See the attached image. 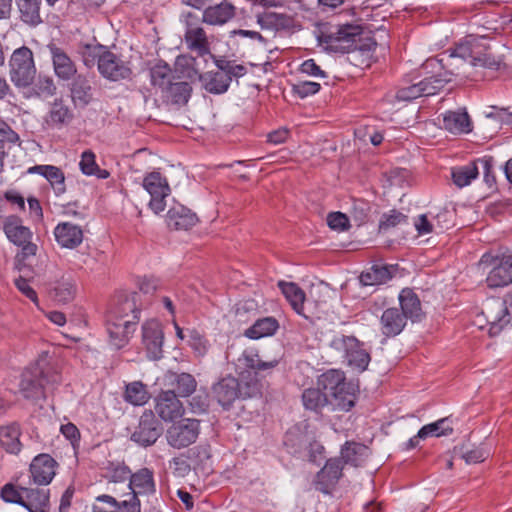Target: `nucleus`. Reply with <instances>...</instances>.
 <instances>
[{
  "instance_id": "nucleus-22",
  "label": "nucleus",
  "mask_w": 512,
  "mask_h": 512,
  "mask_svg": "<svg viewBox=\"0 0 512 512\" xmlns=\"http://www.w3.org/2000/svg\"><path fill=\"white\" fill-rule=\"evenodd\" d=\"M400 311L406 320L410 319L413 323L421 322L426 314L422 309L421 301L418 295L411 288H404L399 294Z\"/></svg>"
},
{
  "instance_id": "nucleus-14",
  "label": "nucleus",
  "mask_w": 512,
  "mask_h": 512,
  "mask_svg": "<svg viewBox=\"0 0 512 512\" xmlns=\"http://www.w3.org/2000/svg\"><path fill=\"white\" fill-rule=\"evenodd\" d=\"M155 411L164 421H173L184 413V406L175 390H162L155 397Z\"/></svg>"
},
{
  "instance_id": "nucleus-31",
  "label": "nucleus",
  "mask_w": 512,
  "mask_h": 512,
  "mask_svg": "<svg viewBox=\"0 0 512 512\" xmlns=\"http://www.w3.org/2000/svg\"><path fill=\"white\" fill-rule=\"evenodd\" d=\"M371 454L370 448L362 443L346 441L340 450V456L347 465L361 467Z\"/></svg>"
},
{
  "instance_id": "nucleus-52",
  "label": "nucleus",
  "mask_w": 512,
  "mask_h": 512,
  "mask_svg": "<svg viewBox=\"0 0 512 512\" xmlns=\"http://www.w3.org/2000/svg\"><path fill=\"white\" fill-rule=\"evenodd\" d=\"M345 465L347 464L341 456L327 459L325 465L317 473L318 480H339L343 476Z\"/></svg>"
},
{
  "instance_id": "nucleus-4",
  "label": "nucleus",
  "mask_w": 512,
  "mask_h": 512,
  "mask_svg": "<svg viewBox=\"0 0 512 512\" xmlns=\"http://www.w3.org/2000/svg\"><path fill=\"white\" fill-rule=\"evenodd\" d=\"M330 347L341 353L348 366L360 372L368 368L371 361L370 352L365 348V344L355 336H335L330 342Z\"/></svg>"
},
{
  "instance_id": "nucleus-26",
  "label": "nucleus",
  "mask_w": 512,
  "mask_h": 512,
  "mask_svg": "<svg viewBox=\"0 0 512 512\" xmlns=\"http://www.w3.org/2000/svg\"><path fill=\"white\" fill-rule=\"evenodd\" d=\"M236 15L235 6L224 0L219 4L211 5L203 10L202 21L209 25H223Z\"/></svg>"
},
{
  "instance_id": "nucleus-51",
  "label": "nucleus",
  "mask_w": 512,
  "mask_h": 512,
  "mask_svg": "<svg viewBox=\"0 0 512 512\" xmlns=\"http://www.w3.org/2000/svg\"><path fill=\"white\" fill-rule=\"evenodd\" d=\"M473 66H481L494 71L506 68L504 58L492 55L489 52V47L483 43L479 48V54L477 53Z\"/></svg>"
},
{
  "instance_id": "nucleus-34",
  "label": "nucleus",
  "mask_w": 512,
  "mask_h": 512,
  "mask_svg": "<svg viewBox=\"0 0 512 512\" xmlns=\"http://www.w3.org/2000/svg\"><path fill=\"white\" fill-rule=\"evenodd\" d=\"M58 463L49 454H39L30 464L33 480H53Z\"/></svg>"
},
{
  "instance_id": "nucleus-40",
  "label": "nucleus",
  "mask_w": 512,
  "mask_h": 512,
  "mask_svg": "<svg viewBox=\"0 0 512 512\" xmlns=\"http://www.w3.org/2000/svg\"><path fill=\"white\" fill-rule=\"evenodd\" d=\"M150 82L151 85L161 92L163 87L167 86L177 76L174 75L170 65L164 60H158L150 69Z\"/></svg>"
},
{
  "instance_id": "nucleus-13",
  "label": "nucleus",
  "mask_w": 512,
  "mask_h": 512,
  "mask_svg": "<svg viewBox=\"0 0 512 512\" xmlns=\"http://www.w3.org/2000/svg\"><path fill=\"white\" fill-rule=\"evenodd\" d=\"M75 115L73 109L62 98H55L44 116V125L51 130H61L72 124Z\"/></svg>"
},
{
  "instance_id": "nucleus-42",
  "label": "nucleus",
  "mask_w": 512,
  "mask_h": 512,
  "mask_svg": "<svg viewBox=\"0 0 512 512\" xmlns=\"http://www.w3.org/2000/svg\"><path fill=\"white\" fill-rule=\"evenodd\" d=\"M42 0H17L20 19L25 24L35 27L43 22L40 14Z\"/></svg>"
},
{
  "instance_id": "nucleus-62",
  "label": "nucleus",
  "mask_w": 512,
  "mask_h": 512,
  "mask_svg": "<svg viewBox=\"0 0 512 512\" xmlns=\"http://www.w3.org/2000/svg\"><path fill=\"white\" fill-rule=\"evenodd\" d=\"M188 344L197 357L204 356L209 348V341L196 329L189 330Z\"/></svg>"
},
{
  "instance_id": "nucleus-56",
  "label": "nucleus",
  "mask_w": 512,
  "mask_h": 512,
  "mask_svg": "<svg viewBox=\"0 0 512 512\" xmlns=\"http://www.w3.org/2000/svg\"><path fill=\"white\" fill-rule=\"evenodd\" d=\"M449 422L448 417L441 418L433 423L424 425L418 431V437H441L447 436L453 433V427L447 425Z\"/></svg>"
},
{
  "instance_id": "nucleus-25",
  "label": "nucleus",
  "mask_w": 512,
  "mask_h": 512,
  "mask_svg": "<svg viewBox=\"0 0 512 512\" xmlns=\"http://www.w3.org/2000/svg\"><path fill=\"white\" fill-rule=\"evenodd\" d=\"M28 172L43 176L51 185L55 196L59 197L66 193V177L61 168L54 165H35L30 167Z\"/></svg>"
},
{
  "instance_id": "nucleus-8",
  "label": "nucleus",
  "mask_w": 512,
  "mask_h": 512,
  "mask_svg": "<svg viewBox=\"0 0 512 512\" xmlns=\"http://www.w3.org/2000/svg\"><path fill=\"white\" fill-rule=\"evenodd\" d=\"M200 433V421L184 418L167 429L166 438L168 444L175 449H182L195 443Z\"/></svg>"
},
{
  "instance_id": "nucleus-5",
  "label": "nucleus",
  "mask_w": 512,
  "mask_h": 512,
  "mask_svg": "<svg viewBox=\"0 0 512 512\" xmlns=\"http://www.w3.org/2000/svg\"><path fill=\"white\" fill-rule=\"evenodd\" d=\"M482 315L488 325V334L491 337L499 335L502 330L511 324L512 320V288L501 298L489 299Z\"/></svg>"
},
{
  "instance_id": "nucleus-61",
  "label": "nucleus",
  "mask_w": 512,
  "mask_h": 512,
  "mask_svg": "<svg viewBox=\"0 0 512 512\" xmlns=\"http://www.w3.org/2000/svg\"><path fill=\"white\" fill-rule=\"evenodd\" d=\"M408 216L403 214L402 212L392 209L389 213H384L381 216L379 221V230L387 231L391 228H394L400 224L407 223Z\"/></svg>"
},
{
  "instance_id": "nucleus-12",
  "label": "nucleus",
  "mask_w": 512,
  "mask_h": 512,
  "mask_svg": "<svg viewBox=\"0 0 512 512\" xmlns=\"http://www.w3.org/2000/svg\"><path fill=\"white\" fill-rule=\"evenodd\" d=\"M163 342L161 323L156 319L145 321L142 325V344L149 359L159 360L163 357Z\"/></svg>"
},
{
  "instance_id": "nucleus-2",
  "label": "nucleus",
  "mask_w": 512,
  "mask_h": 512,
  "mask_svg": "<svg viewBox=\"0 0 512 512\" xmlns=\"http://www.w3.org/2000/svg\"><path fill=\"white\" fill-rule=\"evenodd\" d=\"M143 309L140 292L116 293L105 314L108 342L116 350L127 346L137 330Z\"/></svg>"
},
{
  "instance_id": "nucleus-32",
  "label": "nucleus",
  "mask_w": 512,
  "mask_h": 512,
  "mask_svg": "<svg viewBox=\"0 0 512 512\" xmlns=\"http://www.w3.org/2000/svg\"><path fill=\"white\" fill-rule=\"evenodd\" d=\"M239 383V398L240 399H253L262 398L263 389L268 386V383L263 381L261 378L253 375L247 370L240 374L238 379Z\"/></svg>"
},
{
  "instance_id": "nucleus-60",
  "label": "nucleus",
  "mask_w": 512,
  "mask_h": 512,
  "mask_svg": "<svg viewBox=\"0 0 512 512\" xmlns=\"http://www.w3.org/2000/svg\"><path fill=\"white\" fill-rule=\"evenodd\" d=\"M405 82L406 85L399 87L396 91L395 98L398 101H412L423 97L417 78Z\"/></svg>"
},
{
  "instance_id": "nucleus-58",
  "label": "nucleus",
  "mask_w": 512,
  "mask_h": 512,
  "mask_svg": "<svg viewBox=\"0 0 512 512\" xmlns=\"http://www.w3.org/2000/svg\"><path fill=\"white\" fill-rule=\"evenodd\" d=\"M351 217L357 226L368 222L371 213V205L367 200L355 199L351 208Z\"/></svg>"
},
{
  "instance_id": "nucleus-11",
  "label": "nucleus",
  "mask_w": 512,
  "mask_h": 512,
  "mask_svg": "<svg viewBox=\"0 0 512 512\" xmlns=\"http://www.w3.org/2000/svg\"><path fill=\"white\" fill-rule=\"evenodd\" d=\"M163 432V426L152 410H145L131 434V440L142 447L153 445Z\"/></svg>"
},
{
  "instance_id": "nucleus-33",
  "label": "nucleus",
  "mask_w": 512,
  "mask_h": 512,
  "mask_svg": "<svg viewBox=\"0 0 512 512\" xmlns=\"http://www.w3.org/2000/svg\"><path fill=\"white\" fill-rule=\"evenodd\" d=\"M22 506L29 512H48L49 511V489L45 487L27 488L25 487Z\"/></svg>"
},
{
  "instance_id": "nucleus-49",
  "label": "nucleus",
  "mask_w": 512,
  "mask_h": 512,
  "mask_svg": "<svg viewBox=\"0 0 512 512\" xmlns=\"http://www.w3.org/2000/svg\"><path fill=\"white\" fill-rule=\"evenodd\" d=\"M108 46L103 44H90V43H81L79 45V54L81 56L82 62L85 67L92 68L95 64L97 67L99 66V61L102 59L104 55V51Z\"/></svg>"
},
{
  "instance_id": "nucleus-35",
  "label": "nucleus",
  "mask_w": 512,
  "mask_h": 512,
  "mask_svg": "<svg viewBox=\"0 0 512 512\" xmlns=\"http://www.w3.org/2000/svg\"><path fill=\"white\" fill-rule=\"evenodd\" d=\"M397 271V265L374 264L360 275V282L365 286L384 284L391 280Z\"/></svg>"
},
{
  "instance_id": "nucleus-19",
  "label": "nucleus",
  "mask_w": 512,
  "mask_h": 512,
  "mask_svg": "<svg viewBox=\"0 0 512 512\" xmlns=\"http://www.w3.org/2000/svg\"><path fill=\"white\" fill-rule=\"evenodd\" d=\"M55 241L61 248L76 249L84 239V231L81 226L65 221L59 222L53 231Z\"/></svg>"
},
{
  "instance_id": "nucleus-3",
  "label": "nucleus",
  "mask_w": 512,
  "mask_h": 512,
  "mask_svg": "<svg viewBox=\"0 0 512 512\" xmlns=\"http://www.w3.org/2000/svg\"><path fill=\"white\" fill-rule=\"evenodd\" d=\"M60 382L61 376L52 366L36 363L22 372L19 392L24 399L37 402L46 399V389L55 388Z\"/></svg>"
},
{
  "instance_id": "nucleus-23",
  "label": "nucleus",
  "mask_w": 512,
  "mask_h": 512,
  "mask_svg": "<svg viewBox=\"0 0 512 512\" xmlns=\"http://www.w3.org/2000/svg\"><path fill=\"white\" fill-rule=\"evenodd\" d=\"M463 76V73L459 71V68L445 70L444 72L437 73L435 75L424 77L423 79L417 80L423 97L432 96L442 90L449 82L453 80V77Z\"/></svg>"
},
{
  "instance_id": "nucleus-20",
  "label": "nucleus",
  "mask_w": 512,
  "mask_h": 512,
  "mask_svg": "<svg viewBox=\"0 0 512 512\" xmlns=\"http://www.w3.org/2000/svg\"><path fill=\"white\" fill-rule=\"evenodd\" d=\"M192 87L177 76L160 92L161 100L166 105H185L191 97Z\"/></svg>"
},
{
  "instance_id": "nucleus-17",
  "label": "nucleus",
  "mask_w": 512,
  "mask_h": 512,
  "mask_svg": "<svg viewBox=\"0 0 512 512\" xmlns=\"http://www.w3.org/2000/svg\"><path fill=\"white\" fill-rule=\"evenodd\" d=\"M212 394L224 410H229L239 398L238 378L231 375L221 378L212 386Z\"/></svg>"
},
{
  "instance_id": "nucleus-63",
  "label": "nucleus",
  "mask_w": 512,
  "mask_h": 512,
  "mask_svg": "<svg viewBox=\"0 0 512 512\" xmlns=\"http://www.w3.org/2000/svg\"><path fill=\"white\" fill-rule=\"evenodd\" d=\"M25 487L19 486L14 482H7V484L1 489V498L5 502L23 504V496Z\"/></svg>"
},
{
  "instance_id": "nucleus-37",
  "label": "nucleus",
  "mask_w": 512,
  "mask_h": 512,
  "mask_svg": "<svg viewBox=\"0 0 512 512\" xmlns=\"http://www.w3.org/2000/svg\"><path fill=\"white\" fill-rule=\"evenodd\" d=\"M443 125L453 134H467L472 131V122L465 111H448L444 115Z\"/></svg>"
},
{
  "instance_id": "nucleus-30",
  "label": "nucleus",
  "mask_w": 512,
  "mask_h": 512,
  "mask_svg": "<svg viewBox=\"0 0 512 512\" xmlns=\"http://www.w3.org/2000/svg\"><path fill=\"white\" fill-rule=\"evenodd\" d=\"M3 231L10 242L20 246L31 240V230L22 224V219L17 215L7 216L3 221Z\"/></svg>"
},
{
  "instance_id": "nucleus-1",
  "label": "nucleus",
  "mask_w": 512,
  "mask_h": 512,
  "mask_svg": "<svg viewBox=\"0 0 512 512\" xmlns=\"http://www.w3.org/2000/svg\"><path fill=\"white\" fill-rule=\"evenodd\" d=\"M320 41L331 52L347 53L348 61L361 69L370 68L375 61L377 42L373 32L362 25H339L336 31L323 33Z\"/></svg>"
},
{
  "instance_id": "nucleus-54",
  "label": "nucleus",
  "mask_w": 512,
  "mask_h": 512,
  "mask_svg": "<svg viewBox=\"0 0 512 512\" xmlns=\"http://www.w3.org/2000/svg\"><path fill=\"white\" fill-rule=\"evenodd\" d=\"M154 473L149 468H142L132 473L128 466L118 464L113 469L111 480H153Z\"/></svg>"
},
{
  "instance_id": "nucleus-21",
  "label": "nucleus",
  "mask_w": 512,
  "mask_h": 512,
  "mask_svg": "<svg viewBox=\"0 0 512 512\" xmlns=\"http://www.w3.org/2000/svg\"><path fill=\"white\" fill-rule=\"evenodd\" d=\"M69 92L75 106L86 107L94 100V88L84 74L77 73L70 79Z\"/></svg>"
},
{
  "instance_id": "nucleus-44",
  "label": "nucleus",
  "mask_w": 512,
  "mask_h": 512,
  "mask_svg": "<svg viewBox=\"0 0 512 512\" xmlns=\"http://www.w3.org/2000/svg\"><path fill=\"white\" fill-rule=\"evenodd\" d=\"M21 435L20 426L18 424H11L0 429V445L6 452L17 454L21 450V442L19 437Z\"/></svg>"
},
{
  "instance_id": "nucleus-48",
  "label": "nucleus",
  "mask_w": 512,
  "mask_h": 512,
  "mask_svg": "<svg viewBox=\"0 0 512 512\" xmlns=\"http://www.w3.org/2000/svg\"><path fill=\"white\" fill-rule=\"evenodd\" d=\"M478 174L477 159L469 162L467 165L453 168L451 172L453 183L459 188L469 185L472 180L477 178Z\"/></svg>"
},
{
  "instance_id": "nucleus-9",
  "label": "nucleus",
  "mask_w": 512,
  "mask_h": 512,
  "mask_svg": "<svg viewBox=\"0 0 512 512\" xmlns=\"http://www.w3.org/2000/svg\"><path fill=\"white\" fill-rule=\"evenodd\" d=\"M143 188L150 194V209L159 214L166 208V198L171 194L168 180L159 171L147 173L142 182Z\"/></svg>"
},
{
  "instance_id": "nucleus-10",
  "label": "nucleus",
  "mask_w": 512,
  "mask_h": 512,
  "mask_svg": "<svg viewBox=\"0 0 512 512\" xmlns=\"http://www.w3.org/2000/svg\"><path fill=\"white\" fill-rule=\"evenodd\" d=\"M97 69L104 79L111 82L131 80L133 75L130 63L123 60L120 55L112 52L109 47L104 51Z\"/></svg>"
},
{
  "instance_id": "nucleus-18",
  "label": "nucleus",
  "mask_w": 512,
  "mask_h": 512,
  "mask_svg": "<svg viewBox=\"0 0 512 512\" xmlns=\"http://www.w3.org/2000/svg\"><path fill=\"white\" fill-rule=\"evenodd\" d=\"M47 291L53 301L66 304L74 300L77 294V283L71 274H63L47 284Z\"/></svg>"
},
{
  "instance_id": "nucleus-39",
  "label": "nucleus",
  "mask_w": 512,
  "mask_h": 512,
  "mask_svg": "<svg viewBox=\"0 0 512 512\" xmlns=\"http://www.w3.org/2000/svg\"><path fill=\"white\" fill-rule=\"evenodd\" d=\"M279 329V322L275 317H263L247 328L244 336L249 339L257 340L263 337L273 336Z\"/></svg>"
},
{
  "instance_id": "nucleus-53",
  "label": "nucleus",
  "mask_w": 512,
  "mask_h": 512,
  "mask_svg": "<svg viewBox=\"0 0 512 512\" xmlns=\"http://www.w3.org/2000/svg\"><path fill=\"white\" fill-rule=\"evenodd\" d=\"M279 360L273 359L270 361H263L260 358H248L247 359V371L252 373L253 375L261 378L263 381L268 376H271L274 369L278 366Z\"/></svg>"
},
{
  "instance_id": "nucleus-16",
  "label": "nucleus",
  "mask_w": 512,
  "mask_h": 512,
  "mask_svg": "<svg viewBox=\"0 0 512 512\" xmlns=\"http://www.w3.org/2000/svg\"><path fill=\"white\" fill-rule=\"evenodd\" d=\"M187 76L190 79L197 77L202 84V88L214 95L224 94L230 86V77L223 72L208 71L200 73L198 69L191 67Z\"/></svg>"
},
{
  "instance_id": "nucleus-29",
  "label": "nucleus",
  "mask_w": 512,
  "mask_h": 512,
  "mask_svg": "<svg viewBox=\"0 0 512 512\" xmlns=\"http://www.w3.org/2000/svg\"><path fill=\"white\" fill-rule=\"evenodd\" d=\"M277 286L293 311L305 319H309L304 313V302L306 300L305 291L297 283L286 282L284 280L278 281Z\"/></svg>"
},
{
  "instance_id": "nucleus-6",
  "label": "nucleus",
  "mask_w": 512,
  "mask_h": 512,
  "mask_svg": "<svg viewBox=\"0 0 512 512\" xmlns=\"http://www.w3.org/2000/svg\"><path fill=\"white\" fill-rule=\"evenodd\" d=\"M11 82L17 88H28L36 77L34 55L30 48L22 46L13 51L9 60Z\"/></svg>"
},
{
  "instance_id": "nucleus-45",
  "label": "nucleus",
  "mask_w": 512,
  "mask_h": 512,
  "mask_svg": "<svg viewBox=\"0 0 512 512\" xmlns=\"http://www.w3.org/2000/svg\"><path fill=\"white\" fill-rule=\"evenodd\" d=\"M79 167L81 172L87 176H96L98 179H107L110 176L108 170L99 167L96 155L92 150L82 152Z\"/></svg>"
},
{
  "instance_id": "nucleus-46",
  "label": "nucleus",
  "mask_w": 512,
  "mask_h": 512,
  "mask_svg": "<svg viewBox=\"0 0 512 512\" xmlns=\"http://www.w3.org/2000/svg\"><path fill=\"white\" fill-rule=\"evenodd\" d=\"M30 95L38 98H50L57 93V86L52 76L40 73L30 86Z\"/></svg>"
},
{
  "instance_id": "nucleus-64",
  "label": "nucleus",
  "mask_w": 512,
  "mask_h": 512,
  "mask_svg": "<svg viewBox=\"0 0 512 512\" xmlns=\"http://www.w3.org/2000/svg\"><path fill=\"white\" fill-rule=\"evenodd\" d=\"M321 89V85L317 82L312 81H299L295 84H292L291 92L293 95L299 97L300 99H304L308 96L315 95Z\"/></svg>"
},
{
  "instance_id": "nucleus-59",
  "label": "nucleus",
  "mask_w": 512,
  "mask_h": 512,
  "mask_svg": "<svg viewBox=\"0 0 512 512\" xmlns=\"http://www.w3.org/2000/svg\"><path fill=\"white\" fill-rule=\"evenodd\" d=\"M21 144L22 141L19 134L4 118L0 117V145H4L5 147H20Z\"/></svg>"
},
{
  "instance_id": "nucleus-38",
  "label": "nucleus",
  "mask_w": 512,
  "mask_h": 512,
  "mask_svg": "<svg viewBox=\"0 0 512 512\" xmlns=\"http://www.w3.org/2000/svg\"><path fill=\"white\" fill-rule=\"evenodd\" d=\"M184 41L187 48L200 57L211 54L208 36L202 27L185 31Z\"/></svg>"
},
{
  "instance_id": "nucleus-28",
  "label": "nucleus",
  "mask_w": 512,
  "mask_h": 512,
  "mask_svg": "<svg viewBox=\"0 0 512 512\" xmlns=\"http://www.w3.org/2000/svg\"><path fill=\"white\" fill-rule=\"evenodd\" d=\"M198 217L183 205L171 207L167 212V225L173 230H188L196 225Z\"/></svg>"
},
{
  "instance_id": "nucleus-7",
  "label": "nucleus",
  "mask_w": 512,
  "mask_h": 512,
  "mask_svg": "<svg viewBox=\"0 0 512 512\" xmlns=\"http://www.w3.org/2000/svg\"><path fill=\"white\" fill-rule=\"evenodd\" d=\"M480 263L492 266L486 278L489 288H500L512 284V254L500 256L487 252L482 255Z\"/></svg>"
},
{
  "instance_id": "nucleus-36",
  "label": "nucleus",
  "mask_w": 512,
  "mask_h": 512,
  "mask_svg": "<svg viewBox=\"0 0 512 512\" xmlns=\"http://www.w3.org/2000/svg\"><path fill=\"white\" fill-rule=\"evenodd\" d=\"M343 386V391L336 389L330 394L329 402L334 410L348 412L355 406L357 389L350 381H346V385Z\"/></svg>"
},
{
  "instance_id": "nucleus-15",
  "label": "nucleus",
  "mask_w": 512,
  "mask_h": 512,
  "mask_svg": "<svg viewBox=\"0 0 512 512\" xmlns=\"http://www.w3.org/2000/svg\"><path fill=\"white\" fill-rule=\"evenodd\" d=\"M47 47L56 77L65 82L70 81L78 73L76 63L62 47L54 43H50Z\"/></svg>"
},
{
  "instance_id": "nucleus-43",
  "label": "nucleus",
  "mask_w": 512,
  "mask_h": 512,
  "mask_svg": "<svg viewBox=\"0 0 512 512\" xmlns=\"http://www.w3.org/2000/svg\"><path fill=\"white\" fill-rule=\"evenodd\" d=\"M346 377L343 371L337 369H330L322 373L317 379V386L323 391H328L330 394L336 389L343 391L346 385Z\"/></svg>"
},
{
  "instance_id": "nucleus-24",
  "label": "nucleus",
  "mask_w": 512,
  "mask_h": 512,
  "mask_svg": "<svg viewBox=\"0 0 512 512\" xmlns=\"http://www.w3.org/2000/svg\"><path fill=\"white\" fill-rule=\"evenodd\" d=\"M163 379L166 386L173 387L171 390H175L178 397H189L197 388V381L190 373L167 371Z\"/></svg>"
},
{
  "instance_id": "nucleus-57",
  "label": "nucleus",
  "mask_w": 512,
  "mask_h": 512,
  "mask_svg": "<svg viewBox=\"0 0 512 512\" xmlns=\"http://www.w3.org/2000/svg\"><path fill=\"white\" fill-rule=\"evenodd\" d=\"M127 498L117 501L115 509L106 510L98 505H93L94 512H141L140 499L130 493L125 495Z\"/></svg>"
},
{
  "instance_id": "nucleus-50",
  "label": "nucleus",
  "mask_w": 512,
  "mask_h": 512,
  "mask_svg": "<svg viewBox=\"0 0 512 512\" xmlns=\"http://www.w3.org/2000/svg\"><path fill=\"white\" fill-rule=\"evenodd\" d=\"M149 398L150 394L147 386L141 381H134L126 385L124 392L126 402L135 406H141L146 404Z\"/></svg>"
},
{
  "instance_id": "nucleus-41",
  "label": "nucleus",
  "mask_w": 512,
  "mask_h": 512,
  "mask_svg": "<svg viewBox=\"0 0 512 512\" xmlns=\"http://www.w3.org/2000/svg\"><path fill=\"white\" fill-rule=\"evenodd\" d=\"M302 403L306 410L321 414L322 409L330 405L329 398L318 386L307 388L302 392Z\"/></svg>"
},
{
  "instance_id": "nucleus-27",
  "label": "nucleus",
  "mask_w": 512,
  "mask_h": 512,
  "mask_svg": "<svg viewBox=\"0 0 512 512\" xmlns=\"http://www.w3.org/2000/svg\"><path fill=\"white\" fill-rule=\"evenodd\" d=\"M406 324L405 316L396 307L385 309L380 318L381 332L387 338L399 335Z\"/></svg>"
},
{
  "instance_id": "nucleus-55",
  "label": "nucleus",
  "mask_w": 512,
  "mask_h": 512,
  "mask_svg": "<svg viewBox=\"0 0 512 512\" xmlns=\"http://www.w3.org/2000/svg\"><path fill=\"white\" fill-rule=\"evenodd\" d=\"M481 44V40L476 38L460 43L456 46L454 53L451 55V58H460L463 60V64H465L466 59H470V65L473 66L476 55L477 53L479 54V48Z\"/></svg>"
},
{
  "instance_id": "nucleus-47",
  "label": "nucleus",
  "mask_w": 512,
  "mask_h": 512,
  "mask_svg": "<svg viewBox=\"0 0 512 512\" xmlns=\"http://www.w3.org/2000/svg\"><path fill=\"white\" fill-rule=\"evenodd\" d=\"M292 18L275 12L265 11L257 15V23L262 29L279 30L290 27Z\"/></svg>"
}]
</instances>
